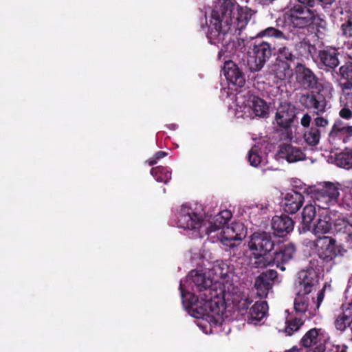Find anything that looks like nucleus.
I'll return each instance as SVG.
<instances>
[{"label":"nucleus","instance_id":"obj_59","mask_svg":"<svg viewBox=\"0 0 352 352\" xmlns=\"http://www.w3.org/2000/svg\"><path fill=\"white\" fill-rule=\"evenodd\" d=\"M286 352H292V351H286Z\"/></svg>","mask_w":352,"mask_h":352},{"label":"nucleus","instance_id":"obj_57","mask_svg":"<svg viewBox=\"0 0 352 352\" xmlns=\"http://www.w3.org/2000/svg\"><path fill=\"white\" fill-rule=\"evenodd\" d=\"M241 230H239V229H235V232H241Z\"/></svg>","mask_w":352,"mask_h":352},{"label":"nucleus","instance_id":"obj_13","mask_svg":"<svg viewBox=\"0 0 352 352\" xmlns=\"http://www.w3.org/2000/svg\"><path fill=\"white\" fill-rule=\"evenodd\" d=\"M296 81L305 89H314L318 87V78L314 72L305 65L298 63L296 65Z\"/></svg>","mask_w":352,"mask_h":352},{"label":"nucleus","instance_id":"obj_34","mask_svg":"<svg viewBox=\"0 0 352 352\" xmlns=\"http://www.w3.org/2000/svg\"><path fill=\"white\" fill-rule=\"evenodd\" d=\"M304 323L305 321L299 317L289 316L286 318L284 332L287 336H292L300 329Z\"/></svg>","mask_w":352,"mask_h":352},{"label":"nucleus","instance_id":"obj_50","mask_svg":"<svg viewBox=\"0 0 352 352\" xmlns=\"http://www.w3.org/2000/svg\"><path fill=\"white\" fill-rule=\"evenodd\" d=\"M304 186L305 187H307L305 184H302L300 181H298V182H294V184L293 185V187H294V190H296L298 192H301V193H305L303 192V190H305V188H303Z\"/></svg>","mask_w":352,"mask_h":352},{"label":"nucleus","instance_id":"obj_8","mask_svg":"<svg viewBox=\"0 0 352 352\" xmlns=\"http://www.w3.org/2000/svg\"><path fill=\"white\" fill-rule=\"evenodd\" d=\"M236 101L239 105L251 109L255 116L263 118L268 113V106L262 98L254 95L250 91H239Z\"/></svg>","mask_w":352,"mask_h":352},{"label":"nucleus","instance_id":"obj_7","mask_svg":"<svg viewBox=\"0 0 352 352\" xmlns=\"http://www.w3.org/2000/svg\"><path fill=\"white\" fill-rule=\"evenodd\" d=\"M204 222V214L186 204L181 206L177 215L178 227L184 230H198Z\"/></svg>","mask_w":352,"mask_h":352},{"label":"nucleus","instance_id":"obj_54","mask_svg":"<svg viewBox=\"0 0 352 352\" xmlns=\"http://www.w3.org/2000/svg\"><path fill=\"white\" fill-rule=\"evenodd\" d=\"M344 45H345L346 48L348 50L351 51V52H352V41L351 42L349 41V42L346 43Z\"/></svg>","mask_w":352,"mask_h":352},{"label":"nucleus","instance_id":"obj_35","mask_svg":"<svg viewBox=\"0 0 352 352\" xmlns=\"http://www.w3.org/2000/svg\"><path fill=\"white\" fill-rule=\"evenodd\" d=\"M276 59L287 63L290 67L296 65V60L298 59L296 55H294L291 49L287 46H281L278 50Z\"/></svg>","mask_w":352,"mask_h":352},{"label":"nucleus","instance_id":"obj_12","mask_svg":"<svg viewBox=\"0 0 352 352\" xmlns=\"http://www.w3.org/2000/svg\"><path fill=\"white\" fill-rule=\"evenodd\" d=\"M277 278L278 272L274 270H267L260 274L256 278L254 285L257 296L260 298H267Z\"/></svg>","mask_w":352,"mask_h":352},{"label":"nucleus","instance_id":"obj_18","mask_svg":"<svg viewBox=\"0 0 352 352\" xmlns=\"http://www.w3.org/2000/svg\"><path fill=\"white\" fill-rule=\"evenodd\" d=\"M238 292L237 287H232V292H230L229 288L226 290V285H223L220 294H222L223 300H230L231 296L232 302L236 305L239 311H247L253 300L248 296L238 294Z\"/></svg>","mask_w":352,"mask_h":352},{"label":"nucleus","instance_id":"obj_58","mask_svg":"<svg viewBox=\"0 0 352 352\" xmlns=\"http://www.w3.org/2000/svg\"><path fill=\"white\" fill-rule=\"evenodd\" d=\"M314 352H320V349H318V351H314Z\"/></svg>","mask_w":352,"mask_h":352},{"label":"nucleus","instance_id":"obj_29","mask_svg":"<svg viewBox=\"0 0 352 352\" xmlns=\"http://www.w3.org/2000/svg\"><path fill=\"white\" fill-rule=\"evenodd\" d=\"M268 305L266 301L256 302L250 309L248 320L253 322L261 321L266 315Z\"/></svg>","mask_w":352,"mask_h":352},{"label":"nucleus","instance_id":"obj_21","mask_svg":"<svg viewBox=\"0 0 352 352\" xmlns=\"http://www.w3.org/2000/svg\"><path fill=\"white\" fill-rule=\"evenodd\" d=\"M333 229L336 234L345 236L348 245L352 248V214L336 219L333 223Z\"/></svg>","mask_w":352,"mask_h":352},{"label":"nucleus","instance_id":"obj_46","mask_svg":"<svg viewBox=\"0 0 352 352\" xmlns=\"http://www.w3.org/2000/svg\"><path fill=\"white\" fill-rule=\"evenodd\" d=\"M342 314L352 320V300L349 302L343 303L341 306Z\"/></svg>","mask_w":352,"mask_h":352},{"label":"nucleus","instance_id":"obj_32","mask_svg":"<svg viewBox=\"0 0 352 352\" xmlns=\"http://www.w3.org/2000/svg\"><path fill=\"white\" fill-rule=\"evenodd\" d=\"M295 48L299 55L305 58H309V56L313 58L316 52V46L311 44L309 40L305 38L296 43Z\"/></svg>","mask_w":352,"mask_h":352},{"label":"nucleus","instance_id":"obj_30","mask_svg":"<svg viewBox=\"0 0 352 352\" xmlns=\"http://www.w3.org/2000/svg\"><path fill=\"white\" fill-rule=\"evenodd\" d=\"M287 63H284L276 58L274 63L270 67V73L278 80H285L292 74V67Z\"/></svg>","mask_w":352,"mask_h":352},{"label":"nucleus","instance_id":"obj_23","mask_svg":"<svg viewBox=\"0 0 352 352\" xmlns=\"http://www.w3.org/2000/svg\"><path fill=\"white\" fill-rule=\"evenodd\" d=\"M339 76L346 81L340 83L342 94L347 96H352V60L346 63L339 68Z\"/></svg>","mask_w":352,"mask_h":352},{"label":"nucleus","instance_id":"obj_20","mask_svg":"<svg viewBox=\"0 0 352 352\" xmlns=\"http://www.w3.org/2000/svg\"><path fill=\"white\" fill-rule=\"evenodd\" d=\"M294 226V220L287 214L275 215L272 218V228L274 234L279 237H283L292 232Z\"/></svg>","mask_w":352,"mask_h":352},{"label":"nucleus","instance_id":"obj_6","mask_svg":"<svg viewBox=\"0 0 352 352\" xmlns=\"http://www.w3.org/2000/svg\"><path fill=\"white\" fill-rule=\"evenodd\" d=\"M318 257L324 263L333 261L338 255L343 256L346 252L342 246L336 245V241L330 236H323L315 241Z\"/></svg>","mask_w":352,"mask_h":352},{"label":"nucleus","instance_id":"obj_31","mask_svg":"<svg viewBox=\"0 0 352 352\" xmlns=\"http://www.w3.org/2000/svg\"><path fill=\"white\" fill-rule=\"evenodd\" d=\"M316 188L324 192L325 195H328L329 197L338 202L340 190V184L324 182L318 184Z\"/></svg>","mask_w":352,"mask_h":352},{"label":"nucleus","instance_id":"obj_17","mask_svg":"<svg viewBox=\"0 0 352 352\" xmlns=\"http://www.w3.org/2000/svg\"><path fill=\"white\" fill-rule=\"evenodd\" d=\"M303 203L304 197L301 192L292 190L285 194L282 201L283 210L286 213L295 214L301 208Z\"/></svg>","mask_w":352,"mask_h":352},{"label":"nucleus","instance_id":"obj_27","mask_svg":"<svg viewBox=\"0 0 352 352\" xmlns=\"http://www.w3.org/2000/svg\"><path fill=\"white\" fill-rule=\"evenodd\" d=\"M332 229L331 218L329 215L319 216L312 228V232L317 238L322 237Z\"/></svg>","mask_w":352,"mask_h":352},{"label":"nucleus","instance_id":"obj_1","mask_svg":"<svg viewBox=\"0 0 352 352\" xmlns=\"http://www.w3.org/2000/svg\"><path fill=\"white\" fill-rule=\"evenodd\" d=\"M254 11L250 8L240 6L232 0H224L218 9L211 13L208 25L207 38L213 45H226V37L232 29L239 31L245 28L251 19Z\"/></svg>","mask_w":352,"mask_h":352},{"label":"nucleus","instance_id":"obj_14","mask_svg":"<svg viewBox=\"0 0 352 352\" xmlns=\"http://www.w3.org/2000/svg\"><path fill=\"white\" fill-rule=\"evenodd\" d=\"M296 252V248L294 244H284L278 247L273 253L272 261L274 265L281 271H285V265L290 261Z\"/></svg>","mask_w":352,"mask_h":352},{"label":"nucleus","instance_id":"obj_42","mask_svg":"<svg viewBox=\"0 0 352 352\" xmlns=\"http://www.w3.org/2000/svg\"><path fill=\"white\" fill-rule=\"evenodd\" d=\"M329 124V120L322 116L320 115L317 116L314 119V122L311 126L317 127L318 129H321V132L324 129H325Z\"/></svg>","mask_w":352,"mask_h":352},{"label":"nucleus","instance_id":"obj_36","mask_svg":"<svg viewBox=\"0 0 352 352\" xmlns=\"http://www.w3.org/2000/svg\"><path fill=\"white\" fill-rule=\"evenodd\" d=\"M336 164L345 169L352 168V149L344 151L336 155Z\"/></svg>","mask_w":352,"mask_h":352},{"label":"nucleus","instance_id":"obj_49","mask_svg":"<svg viewBox=\"0 0 352 352\" xmlns=\"http://www.w3.org/2000/svg\"><path fill=\"white\" fill-rule=\"evenodd\" d=\"M348 346L345 344L334 345L332 347V352H347Z\"/></svg>","mask_w":352,"mask_h":352},{"label":"nucleus","instance_id":"obj_25","mask_svg":"<svg viewBox=\"0 0 352 352\" xmlns=\"http://www.w3.org/2000/svg\"><path fill=\"white\" fill-rule=\"evenodd\" d=\"M295 113L289 105L281 106L277 111L275 119L277 124L283 129L290 127L294 121Z\"/></svg>","mask_w":352,"mask_h":352},{"label":"nucleus","instance_id":"obj_10","mask_svg":"<svg viewBox=\"0 0 352 352\" xmlns=\"http://www.w3.org/2000/svg\"><path fill=\"white\" fill-rule=\"evenodd\" d=\"M275 246V242L270 233L254 232L248 243L249 249L254 252L269 254Z\"/></svg>","mask_w":352,"mask_h":352},{"label":"nucleus","instance_id":"obj_3","mask_svg":"<svg viewBox=\"0 0 352 352\" xmlns=\"http://www.w3.org/2000/svg\"><path fill=\"white\" fill-rule=\"evenodd\" d=\"M319 284L318 276L312 268L302 270L298 273L296 280L297 293L294 299V309L296 313L304 314L311 305L318 309L324 300L326 287L324 286L317 294L316 299L311 295Z\"/></svg>","mask_w":352,"mask_h":352},{"label":"nucleus","instance_id":"obj_48","mask_svg":"<svg viewBox=\"0 0 352 352\" xmlns=\"http://www.w3.org/2000/svg\"><path fill=\"white\" fill-rule=\"evenodd\" d=\"M339 134L344 135L347 137H352V126H345L339 131Z\"/></svg>","mask_w":352,"mask_h":352},{"label":"nucleus","instance_id":"obj_4","mask_svg":"<svg viewBox=\"0 0 352 352\" xmlns=\"http://www.w3.org/2000/svg\"><path fill=\"white\" fill-rule=\"evenodd\" d=\"M312 7L300 3L291 8L284 14V30L295 35L298 34L300 30L322 21L316 11L309 8Z\"/></svg>","mask_w":352,"mask_h":352},{"label":"nucleus","instance_id":"obj_41","mask_svg":"<svg viewBox=\"0 0 352 352\" xmlns=\"http://www.w3.org/2000/svg\"><path fill=\"white\" fill-rule=\"evenodd\" d=\"M248 160L251 166L256 167L261 162V157L258 155L256 148H252L248 153Z\"/></svg>","mask_w":352,"mask_h":352},{"label":"nucleus","instance_id":"obj_11","mask_svg":"<svg viewBox=\"0 0 352 352\" xmlns=\"http://www.w3.org/2000/svg\"><path fill=\"white\" fill-rule=\"evenodd\" d=\"M299 102L305 109H314L317 116L322 114L326 111V99L319 92L312 91L301 94L299 97Z\"/></svg>","mask_w":352,"mask_h":352},{"label":"nucleus","instance_id":"obj_55","mask_svg":"<svg viewBox=\"0 0 352 352\" xmlns=\"http://www.w3.org/2000/svg\"><path fill=\"white\" fill-rule=\"evenodd\" d=\"M157 160L154 157L153 159L148 161V164L150 166H153L154 164H157Z\"/></svg>","mask_w":352,"mask_h":352},{"label":"nucleus","instance_id":"obj_33","mask_svg":"<svg viewBox=\"0 0 352 352\" xmlns=\"http://www.w3.org/2000/svg\"><path fill=\"white\" fill-rule=\"evenodd\" d=\"M151 174L158 182L167 184L171 179V170L166 166L153 167L151 169Z\"/></svg>","mask_w":352,"mask_h":352},{"label":"nucleus","instance_id":"obj_53","mask_svg":"<svg viewBox=\"0 0 352 352\" xmlns=\"http://www.w3.org/2000/svg\"><path fill=\"white\" fill-rule=\"evenodd\" d=\"M258 3L263 6H269L275 0H258Z\"/></svg>","mask_w":352,"mask_h":352},{"label":"nucleus","instance_id":"obj_16","mask_svg":"<svg viewBox=\"0 0 352 352\" xmlns=\"http://www.w3.org/2000/svg\"><path fill=\"white\" fill-rule=\"evenodd\" d=\"M246 235L243 225L241 223H232L231 226L223 228L222 231V242L224 245L233 247V241H241Z\"/></svg>","mask_w":352,"mask_h":352},{"label":"nucleus","instance_id":"obj_38","mask_svg":"<svg viewBox=\"0 0 352 352\" xmlns=\"http://www.w3.org/2000/svg\"><path fill=\"white\" fill-rule=\"evenodd\" d=\"M318 339V332L316 328L308 331L301 339L302 345L308 348L316 344Z\"/></svg>","mask_w":352,"mask_h":352},{"label":"nucleus","instance_id":"obj_44","mask_svg":"<svg viewBox=\"0 0 352 352\" xmlns=\"http://www.w3.org/2000/svg\"><path fill=\"white\" fill-rule=\"evenodd\" d=\"M344 126H345V125L342 120H336L335 122V123L333 124V125L329 133V137H331V138L336 137L339 134V131H340V130L342 128H344Z\"/></svg>","mask_w":352,"mask_h":352},{"label":"nucleus","instance_id":"obj_2","mask_svg":"<svg viewBox=\"0 0 352 352\" xmlns=\"http://www.w3.org/2000/svg\"><path fill=\"white\" fill-rule=\"evenodd\" d=\"M191 274L192 280L200 294L197 297L190 292H185L182 284L180 283L179 289L184 305L186 308L196 309L197 314L201 316L214 312L212 307L217 305L216 299H219V294L212 285V280L197 272L192 271Z\"/></svg>","mask_w":352,"mask_h":352},{"label":"nucleus","instance_id":"obj_56","mask_svg":"<svg viewBox=\"0 0 352 352\" xmlns=\"http://www.w3.org/2000/svg\"><path fill=\"white\" fill-rule=\"evenodd\" d=\"M349 56L350 59L352 60V52H350L349 54Z\"/></svg>","mask_w":352,"mask_h":352},{"label":"nucleus","instance_id":"obj_40","mask_svg":"<svg viewBox=\"0 0 352 352\" xmlns=\"http://www.w3.org/2000/svg\"><path fill=\"white\" fill-rule=\"evenodd\" d=\"M258 36L260 37L273 36L276 38L285 39H288L289 38V35L285 36L283 32L273 27H269L261 31Z\"/></svg>","mask_w":352,"mask_h":352},{"label":"nucleus","instance_id":"obj_47","mask_svg":"<svg viewBox=\"0 0 352 352\" xmlns=\"http://www.w3.org/2000/svg\"><path fill=\"white\" fill-rule=\"evenodd\" d=\"M339 116L340 118L349 120L352 118V111L346 105L342 107L339 111Z\"/></svg>","mask_w":352,"mask_h":352},{"label":"nucleus","instance_id":"obj_37","mask_svg":"<svg viewBox=\"0 0 352 352\" xmlns=\"http://www.w3.org/2000/svg\"><path fill=\"white\" fill-rule=\"evenodd\" d=\"M254 261L253 265L255 268H265L267 266L274 265L272 256L269 254L262 252H254Z\"/></svg>","mask_w":352,"mask_h":352},{"label":"nucleus","instance_id":"obj_52","mask_svg":"<svg viewBox=\"0 0 352 352\" xmlns=\"http://www.w3.org/2000/svg\"><path fill=\"white\" fill-rule=\"evenodd\" d=\"M166 155H167L166 152L160 151L155 154L154 157L158 160L164 157Z\"/></svg>","mask_w":352,"mask_h":352},{"label":"nucleus","instance_id":"obj_39","mask_svg":"<svg viewBox=\"0 0 352 352\" xmlns=\"http://www.w3.org/2000/svg\"><path fill=\"white\" fill-rule=\"evenodd\" d=\"M334 326L337 330L343 332L349 327L351 329L352 320L340 313L335 319Z\"/></svg>","mask_w":352,"mask_h":352},{"label":"nucleus","instance_id":"obj_51","mask_svg":"<svg viewBox=\"0 0 352 352\" xmlns=\"http://www.w3.org/2000/svg\"><path fill=\"white\" fill-rule=\"evenodd\" d=\"M346 200H349V203H346L347 208H351L352 206V192L349 195H346L344 197L343 201H346Z\"/></svg>","mask_w":352,"mask_h":352},{"label":"nucleus","instance_id":"obj_22","mask_svg":"<svg viewBox=\"0 0 352 352\" xmlns=\"http://www.w3.org/2000/svg\"><path fill=\"white\" fill-rule=\"evenodd\" d=\"M304 192L307 195H310L311 197L314 199L315 205L322 209H328L331 205H334L337 202L325 195L324 192H321L318 188L314 186L303 187Z\"/></svg>","mask_w":352,"mask_h":352},{"label":"nucleus","instance_id":"obj_19","mask_svg":"<svg viewBox=\"0 0 352 352\" xmlns=\"http://www.w3.org/2000/svg\"><path fill=\"white\" fill-rule=\"evenodd\" d=\"M223 74L230 83L242 88L245 83V75L232 61L226 62L223 68Z\"/></svg>","mask_w":352,"mask_h":352},{"label":"nucleus","instance_id":"obj_26","mask_svg":"<svg viewBox=\"0 0 352 352\" xmlns=\"http://www.w3.org/2000/svg\"><path fill=\"white\" fill-rule=\"evenodd\" d=\"M232 217V212L228 210H224L214 215L210 222V226L207 228V234L215 232L219 229L226 228L228 221Z\"/></svg>","mask_w":352,"mask_h":352},{"label":"nucleus","instance_id":"obj_15","mask_svg":"<svg viewBox=\"0 0 352 352\" xmlns=\"http://www.w3.org/2000/svg\"><path fill=\"white\" fill-rule=\"evenodd\" d=\"M312 118L308 113L304 114L300 120V124L307 128L303 134L305 143L311 146H315L319 144L321 137V129L315 126H310Z\"/></svg>","mask_w":352,"mask_h":352},{"label":"nucleus","instance_id":"obj_9","mask_svg":"<svg viewBox=\"0 0 352 352\" xmlns=\"http://www.w3.org/2000/svg\"><path fill=\"white\" fill-rule=\"evenodd\" d=\"M338 49L327 46L318 52L316 62L320 69L332 72L340 65Z\"/></svg>","mask_w":352,"mask_h":352},{"label":"nucleus","instance_id":"obj_45","mask_svg":"<svg viewBox=\"0 0 352 352\" xmlns=\"http://www.w3.org/2000/svg\"><path fill=\"white\" fill-rule=\"evenodd\" d=\"M335 0H298L300 3L308 6H314L316 3H320L324 5H331Z\"/></svg>","mask_w":352,"mask_h":352},{"label":"nucleus","instance_id":"obj_28","mask_svg":"<svg viewBox=\"0 0 352 352\" xmlns=\"http://www.w3.org/2000/svg\"><path fill=\"white\" fill-rule=\"evenodd\" d=\"M316 208L312 204L305 206L302 212V223L299 228L300 232H306L311 230V223L316 217Z\"/></svg>","mask_w":352,"mask_h":352},{"label":"nucleus","instance_id":"obj_43","mask_svg":"<svg viewBox=\"0 0 352 352\" xmlns=\"http://www.w3.org/2000/svg\"><path fill=\"white\" fill-rule=\"evenodd\" d=\"M342 34L346 37L352 38V20L349 19L341 25Z\"/></svg>","mask_w":352,"mask_h":352},{"label":"nucleus","instance_id":"obj_24","mask_svg":"<svg viewBox=\"0 0 352 352\" xmlns=\"http://www.w3.org/2000/svg\"><path fill=\"white\" fill-rule=\"evenodd\" d=\"M278 155L281 158L285 159L289 163H294L305 158V154L299 148L290 144L280 145Z\"/></svg>","mask_w":352,"mask_h":352},{"label":"nucleus","instance_id":"obj_5","mask_svg":"<svg viewBox=\"0 0 352 352\" xmlns=\"http://www.w3.org/2000/svg\"><path fill=\"white\" fill-rule=\"evenodd\" d=\"M248 48L250 69L252 72H258L272 56L274 48L272 44L258 38L252 39Z\"/></svg>","mask_w":352,"mask_h":352}]
</instances>
